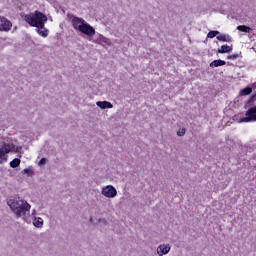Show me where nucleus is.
I'll return each instance as SVG.
<instances>
[{
  "instance_id": "1",
  "label": "nucleus",
  "mask_w": 256,
  "mask_h": 256,
  "mask_svg": "<svg viewBox=\"0 0 256 256\" xmlns=\"http://www.w3.org/2000/svg\"><path fill=\"white\" fill-rule=\"evenodd\" d=\"M8 205L11 211L16 215L17 219L23 216L25 217L31 210V205L27 203V201L21 200V198L10 199Z\"/></svg>"
},
{
  "instance_id": "2",
  "label": "nucleus",
  "mask_w": 256,
  "mask_h": 256,
  "mask_svg": "<svg viewBox=\"0 0 256 256\" xmlns=\"http://www.w3.org/2000/svg\"><path fill=\"white\" fill-rule=\"evenodd\" d=\"M24 21L29 23L31 27H37V29H45V23H47V16L36 10L34 13L24 15Z\"/></svg>"
},
{
  "instance_id": "3",
  "label": "nucleus",
  "mask_w": 256,
  "mask_h": 256,
  "mask_svg": "<svg viewBox=\"0 0 256 256\" xmlns=\"http://www.w3.org/2000/svg\"><path fill=\"white\" fill-rule=\"evenodd\" d=\"M245 115L246 117L241 118L240 123H251V121H256V106L249 108Z\"/></svg>"
},
{
  "instance_id": "4",
  "label": "nucleus",
  "mask_w": 256,
  "mask_h": 256,
  "mask_svg": "<svg viewBox=\"0 0 256 256\" xmlns=\"http://www.w3.org/2000/svg\"><path fill=\"white\" fill-rule=\"evenodd\" d=\"M101 194L108 199H113L114 197H117V189H115L113 185H108L102 188Z\"/></svg>"
},
{
  "instance_id": "5",
  "label": "nucleus",
  "mask_w": 256,
  "mask_h": 256,
  "mask_svg": "<svg viewBox=\"0 0 256 256\" xmlns=\"http://www.w3.org/2000/svg\"><path fill=\"white\" fill-rule=\"evenodd\" d=\"M79 32L87 35L88 37H93V35H95V28H93V26H91L89 23L85 22L80 28Z\"/></svg>"
},
{
  "instance_id": "6",
  "label": "nucleus",
  "mask_w": 256,
  "mask_h": 256,
  "mask_svg": "<svg viewBox=\"0 0 256 256\" xmlns=\"http://www.w3.org/2000/svg\"><path fill=\"white\" fill-rule=\"evenodd\" d=\"M13 24L7 18L0 16V31H11Z\"/></svg>"
},
{
  "instance_id": "7",
  "label": "nucleus",
  "mask_w": 256,
  "mask_h": 256,
  "mask_svg": "<svg viewBox=\"0 0 256 256\" xmlns=\"http://www.w3.org/2000/svg\"><path fill=\"white\" fill-rule=\"evenodd\" d=\"M85 23V20L83 18H79L77 16H75L74 18H72V27L76 30V31H80L81 27H83Z\"/></svg>"
},
{
  "instance_id": "8",
  "label": "nucleus",
  "mask_w": 256,
  "mask_h": 256,
  "mask_svg": "<svg viewBox=\"0 0 256 256\" xmlns=\"http://www.w3.org/2000/svg\"><path fill=\"white\" fill-rule=\"evenodd\" d=\"M10 152H11V146L9 144L0 148V163H3V161H7L6 154L10 153Z\"/></svg>"
},
{
  "instance_id": "9",
  "label": "nucleus",
  "mask_w": 256,
  "mask_h": 256,
  "mask_svg": "<svg viewBox=\"0 0 256 256\" xmlns=\"http://www.w3.org/2000/svg\"><path fill=\"white\" fill-rule=\"evenodd\" d=\"M169 251H171V247L169 246V244L160 245L157 249V253L160 256L167 255V253H169Z\"/></svg>"
},
{
  "instance_id": "10",
  "label": "nucleus",
  "mask_w": 256,
  "mask_h": 256,
  "mask_svg": "<svg viewBox=\"0 0 256 256\" xmlns=\"http://www.w3.org/2000/svg\"><path fill=\"white\" fill-rule=\"evenodd\" d=\"M96 105L97 107H100V109H113V104L108 101H98Z\"/></svg>"
},
{
  "instance_id": "11",
  "label": "nucleus",
  "mask_w": 256,
  "mask_h": 256,
  "mask_svg": "<svg viewBox=\"0 0 256 256\" xmlns=\"http://www.w3.org/2000/svg\"><path fill=\"white\" fill-rule=\"evenodd\" d=\"M218 41H223L224 43H231V36L227 34H220L216 37Z\"/></svg>"
},
{
  "instance_id": "12",
  "label": "nucleus",
  "mask_w": 256,
  "mask_h": 256,
  "mask_svg": "<svg viewBox=\"0 0 256 256\" xmlns=\"http://www.w3.org/2000/svg\"><path fill=\"white\" fill-rule=\"evenodd\" d=\"M223 65H227L225 60H214L210 63V67H223Z\"/></svg>"
},
{
  "instance_id": "13",
  "label": "nucleus",
  "mask_w": 256,
  "mask_h": 256,
  "mask_svg": "<svg viewBox=\"0 0 256 256\" xmlns=\"http://www.w3.org/2000/svg\"><path fill=\"white\" fill-rule=\"evenodd\" d=\"M237 30L241 31L242 33H251V31H253V29L251 27L245 26V25L237 26Z\"/></svg>"
},
{
  "instance_id": "14",
  "label": "nucleus",
  "mask_w": 256,
  "mask_h": 256,
  "mask_svg": "<svg viewBox=\"0 0 256 256\" xmlns=\"http://www.w3.org/2000/svg\"><path fill=\"white\" fill-rule=\"evenodd\" d=\"M233 51V47L229 45H222L221 48L218 49V53H229Z\"/></svg>"
},
{
  "instance_id": "15",
  "label": "nucleus",
  "mask_w": 256,
  "mask_h": 256,
  "mask_svg": "<svg viewBox=\"0 0 256 256\" xmlns=\"http://www.w3.org/2000/svg\"><path fill=\"white\" fill-rule=\"evenodd\" d=\"M20 165H21V159H19V158H14L10 162V167H12V169H17V167H19Z\"/></svg>"
},
{
  "instance_id": "16",
  "label": "nucleus",
  "mask_w": 256,
  "mask_h": 256,
  "mask_svg": "<svg viewBox=\"0 0 256 256\" xmlns=\"http://www.w3.org/2000/svg\"><path fill=\"white\" fill-rule=\"evenodd\" d=\"M34 227L41 228L43 227V218H35L33 221Z\"/></svg>"
},
{
  "instance_id": "17",
  "label": "nucleus",
  "mask_w": 256,
  "mask_h": 256,
  "mask_svg": "<svg viewBox=\"0 0 256 256\" xmlns=\"http://www.w3.org/2000/svg\"><path fill=\"white\" fill-rule=\"evenodd\" d=\"M37 33H38V35H40L41 37H48V35H49V30H47V29H45V30L37 29Z\"/></svg>"
},
{
  "instance_id": "18",
  "label": "nucleus",
  "mask_w": 256,
  "mask_h": 256,
  "mask_svg": "<svg viewBox=\"0 0 256 256\" xmlns=\"http://www.w3.org/2000/svg\"><path fill=\"white\" fill-rule=\"evenodd\" d=\"M253 93V89L251 87H246L241 90V95H251Z\"/></svg>"
},
{
  "instance_id": "19",
  "label": "nucleus",
  "mask_w": 256,
  "mask_h": 256,
  "mask_svg": "<svg viewBox=\"0 0 256 256\" xmlns=\"http://www.w3.org/2000/svg\"><path fill=\"white\" fill-rule=\"evenodd\" d=\"M217 35H219V31H217V30H212V31H210V32L207 34V37H208L209 39H213V38L217 37Z\"/></svg>"
},
{
  "instance_id": "20",
  "label": "nucleus",
  "mask_w": 256,
  "mask_h": 256,
  "mask_svg": "<svg viewBox=\"0 0 256 256\" xmlns=\"http://www.w3.org/2000/svg\"><path fill=\"white\" fill-rule=\"evenodd\" d=\"M99 41H101V43H106V44H109V39H107V37L99 34Z\"/></svg>"
},
{
  "instance_id": "21",
  "label": "nucleus",
  "mask_w": 256,
  "mask_h": 256,
  "mask_svg": "<svg viewBox=\"0 0 256 256\" xmlns=\"http://www.w3.org/2000/svg\"><path fill=\"white\" fill-rule=\"evenodd\" d=\"M227 59H230L232 61H235V59H239V54H232V55H228Z\"/></svg>"
},
{
  "instance_id": "22",
  "label": "nucleus",
  "mask_w": 256,
  "mask_h": 256,
  "mask_svg": "<svg viewBox=\"0 0 256 256\" xmlns=\"http://www.w3.org/2000/svg\"><path fill=\"white\" fill-rule=\"evenodd\" d=\"M183 135H185V128H182L177 132L178 137H183Z\"/></svg>"
},
{
  "instance_id": "23",
  "label": "nucleus",
  "mask_w": 256,
  "mask_h": 256,
  "mask_svg": "<svg viewBox=\"0 0 256 256\" xmlns=\"http://www.w3.org/2000/svg\"><path fill=\"white\" fill-rule=\"evenodd\" d=\"M45 163H47V159L41 158L39 161V165H45Z\"/></svg>"
},
{
  "instance_id": "24",
  "label": "nucleus",
  "mask_w": 256,
  "mask_h": 256,
  "mask_svg": "<svg viewBox=\"0 0 256 256\" xmlns=\"http://www.w3.org/2000/svg\"><path fill=\"white\" fill-rule=\"evenodd\" d=\"M31 170L29 168L24 169V173H30Z\"/></svg>"
},
{
  "instance_id": "25",
  "label": "nucleus",
  "mask_w": 256,
  "mask_h": 256,
  "mask_svg": "<svg viewBox=\"0 0 256 256\" xmlns=\"http://www.w3.org/2000/svg\"><path fill=\"white\" fill-rule=\"evenodd\" d=\"M90 222L93 223V218H90Z\"/></svg>"
}]
</instances>
